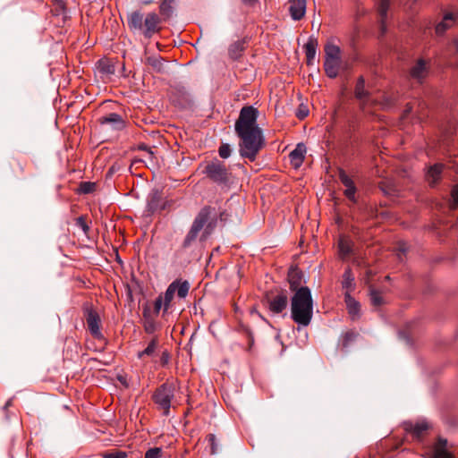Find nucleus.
<instances>
[{"mask_svg":"<svg viewBox=\"0 0 458 458\" xmlns=\"http://www.w3.org/2000/svg\"><path fill=\"white\" fill-rule=\"evenodd\" d=\"M172 89L174 92L178 93L181 96H189V90L188 89L182 85V83H176L174 86H172Z\"/></svg>","mask_w":458,"mask_h":458,"instance_id":"37998d69","label":"nucleus"},{"mask_svg":"<svg viewBox=\"0 0 458 458\" xmlns=\"http://www.w3.org/2000/svg\"><path fill=\"white\" fill-rule=\"evenodd\" d=\"M303 273L298 267H291L288 275L287 280L290 285V290L292 292L296 293L298 289H301V282H302Z\"/></svg>","mask_w":458,"mask_h":458,"instance_id":"2eb2a0df","label":"nucleus"},{"mask_svg":"<svg viewBox=\"0 0 458 458\" xmlns=\"http://www.w3.org/2000/svg\"><path fill=\"white\" fill-rule=\"evenodd\" d=\"M411 110H412L411 105V104H407L406 107H405V109L403 111V113H404L403 115L404 116L407 115L408 114H410L411 112Z\"/></svg>","mask_w":458,"mask_h":458,"instance_id":"864d4df0","label":"nucleus"},{"mask_svg":"<svg viewBox=\"0 0 458 458\" xmlns=\"http://www.w3.org/2000/svg\"><path fill=\"white\" fill-rule=\"evenodd\" d=\"M339 251L343 257L350 255L352 251V242L344 238H341L338 242Z\"/></svg>","mask_w":458,"mask_h":458,"instance_id":"72a5a7b5","label":"nucleus"},{"mask_svg":"<svg viewBox=\"0 0 458 458\" xmlns=\"http://www.w3.org/2000/svg\"><path fill=\"white\" fill-rule=\"evenodd\" d=\"M76 225L81 227L85 233H87L89 232V227L87 225V223H86V221H85L83 216H79L76 219Z\"/></svg>","mask_w":458,"mask_h":458,"instance_id":"de8ad7c7","label":"nucleus"},{"mask_svg":"<svg viewBox=\"0 0 458 458\" xmlns=\"http://www.w3.org/2000/svg\"><path fill=\"white\" fill-rule=\"evenodd\" d=\"M447 440L438 437L433 447L432 458H454V454L447 450Z\"/></svg>","mask_w":458,"mask_h":458,"instance_id":"f3484780","label":"nucleus"},{"mask_svg":"<svg viewBox=\"0 0 458 458\" xmlns=\"http://www.w3.org/2000/svg\"><path fill=\"white\" fill-rule=\"evenodd\" d=\"M157 346V338L152 339L148 346L141 352L138 353V358H142L144 355L147 356H152L155 353V351Z\"/></svg>","mask_w":458,"mask_h":458,"instance_id":"f704fd0d","label":"nucleus"},{"mask_svg":"<svg viewBox=\"0 0 458 458\" xmlns=\"http://www.w3.org/2000/svg\"><path fill=\"white\" fill-rule=\"evenodd\" d=\"M267 308L274 314L282 313L288 306V293L286 290H280L267 301Z\"/></svg>","mask_w":458,"mask_h":458,"instance_id":"0eeeda50","label":"nucleus"},{"mask_svg":"<svg viewBox=\"0 0 458 458\" xmlns=\"http://www.w3.org/2000/svg\"><path fill=\"white\" fill-rule=\"evenodd\" d=\"M340 61L341 60H333V59L331 60L328 58H325L324 69H325L326 74L329 78L334 79V78L337 77L339 66H340Z\"/></svg>","mask_w":458,"mask_h":458,"instance_id":"b1692460","label":"nucleus"},{"mask_svg":"<svg viewBox=\"0 0 458 458\" xmlns=\"http://www.w3.org/2000/svg\"><path fill=\"white\" fill-rule=\"evenodd\" d=\"M355 97L362 103H366L369 98V92L365 89V80L362 76L359 77L355 86Z\"/></svg>","mask_w":458,"mask_h":458,"instance_id":"5701e85b","label":"nucleus"},{"mask_svg":"<svg viewBox=\"0 0 458 458\" xmlns=\"http://www.w3.org/2000/svg\"><path fill=\"white\" fill-rule=\"evenodd\" d=\"M443 168L442 164H435L428 168L426 178L431 187H434L439 182Z\"/></svg>","mask_w":458,"mask_h":458,"instance_id":"aec40b11","label":"nucleus"},{"mask_svg":"<svg viewBox=\"0 0 458 458\" xmlns=\"http://www.w3.org/2000/svg\"><path fill=\"white\" fill-rule=\"evenodd\" d=\"M427 75V68L424 60L420 59L417 64L411 69V76L421 81Z\"/></svg>","mask_w":458,"mask_h":458,"instance_id":"393cba45","label":"nucleus"},{"mask_svg":"<svg viewBox=\"0 0 458 458\" xmlns=\"http://www.w3.org/2000/svg\"><path fill=\"white\" fill-rule=\"evenodd\" d=\"M162 307L164 308V301H163L162 294H160L156 298V300L154 301V310L152 311V313L154 315L157 316L159 314Z\"/></svg>","mask_w":458,"mask_h":458,"instance_id":"c03bdc74","label":"nucleus"},{"mask_svg":"<svg viewBox=\"0 0 458 458\" xmlns=\"http://www.w3.org/2000/svg\"><path fill=\"white\" fill-rule=\"evenodd\" d=\"M242 1L244 4L250 5V6L254 5L258 2V0H242Z\"/></svg>","mask_w":458,"mask_h":458,"instance_id":"603ef678","label":"nucleus"},{"mask_svg":"<svg viewBox=\"0 0 458 458\" xmlns=\"http://www.w3.org/2000/svg\"><path fill=\"white\" fill-rule=\"evenodd\" d=\"M202 173L222 190H229L234 182V176L232 172L226 167L225 163L217 158H214L207 163Z\"/></svg>","mask_w":458,"mask_h":458,"instance_id":"20e7f679","label":"nucleus"},{"mask_svg":"<svg viewBox=\"0 0 458 458\" xmlns=\"http://www.w3.org/2000/svg\"><path fill=\"white\" fill-rule=\"evenodd\" d=\"M314 303L310 289L301 287L291 298V318L299 327H308L313 317Z\"/></svg>","mask_w":458,"mask_h":458,"instance_id":"7ed1b4c3","label":"nucleus"},{"mask_svg":"<svg viewBox=\"0 0 458 458\" xmlns=\"http://www.w3.org/2000/svg\"><path fill=\"white\" fill-rule=\"evenodd\" d=\"M127 456L128 454L126 452L120 450L107 452L103 454L104 458H127Z\"/></svg>","mask_w":458,"mask_h":458,"instance_id":"a19ab883","label":"nucleus"},{"mask_svg":"<svg viewBox=\"0 0 458 458\" xmlns=\"http://www.w3.org/2000/svg\"><path fill=\"white\" fill-rule=\"evenodd\" d=\"M160 18L156 13H148L143 21V35L147 38H150L156 32L159 30Z\"/></svg>","mask_w":458,"mask_h":458,"instance_id":"9d476101","label":"nucleus"},{"mask_svg":"<svg viewBox=\"0 0 458 458\" xmlns=\"http://www.w3.org/2000/svg\"><path fill=\"white\" fill-rule=\"evenodd\" d=\"M404 430L411 434L413 438L420 439L422 435L428 430V424L426 421H420L416 423L412 422H404L403 423Z\"/></svg>","mask_w":458,"mask_h":458,"instance_id":"ddd939ff","label":"nucleus"},{"mask_svg":"<svg viewBox=\"0 0 458 458\" xmlns=\"http://www.w3.org/2000/svg\"><path fill=\"white\" fill-rule=\"evenodd\" d=\"M175 0H162L159 5V11L161 15L165 17V19H168L172 16L174 13V3Z\"/></svg>","mask_w":458,"mask_h":458,"instance_id":"2f4dec72","label":"nucleus"},{"mask_svg":"<svg viewBox=\"0 0 458 458\" xmlns=\"http://www.w3.org/2000/svg\"><path fill=\"white\" fill-rule=\"evenodd\" d=\"M309 114V109L307 108V106H303V105H301L296 112V116L302 120L304 119L305 117H307Z\"/></svg>","mask_w":458,"mask_h":458,"instance_id":"49530a36","label":"nucleus"},{"mask_svg":"<svg viewBox=\"0 0 458 458\" xmlns=\"http://www.w3.org/2000/svg\"><path fill=\"white\" fill-rule=\"evenodd\" d=\"M454 44H455L456 48H457V51H458V41H457V40H455V41H454Z\"/></svg>","mask_w":458,"mask_h":458,"instance_id":"680f3d73","label":"nucleus"},{"mask_svg":"<svg viewBox=\"0 0 458 458\" xmlns=\"http://www.w3.org/2000/svg\"><path fill=\"white\" fill-rule=\"evenodd\" d=\"M358 334L353 331L345 332L341 335V346L344 351H347L350 345L356 340Z\"/></svg>","mask_w":458,"mask_h":458,"instance_id":"7c9ffc66","label":"nucleus"},{"mask_svg":"<svg viewBox=\"0 0 458 458\" xmlns=\"http://www.w3.org/2000/svg\"><path fill=\"white\" fill-rule=\"evenodd\" d=\"M451 198L454 207L458 206V184L454 185L451 191Z\"/></svg>","mask_w":458,"mask_h":458,"instance_id":"09e8293b","label":"nucleus"},{"mask_svg":"<svg viewBox=\"0 0 458 458\" xmlns=\"http://www.w3.org/2000/svg\"><path fill=\"white\" fill-rule=\"evenodd\" d=\"M318 47V40L310 37L307 43L304 45L305 54L307 59H315Z\"/></svg>","mask_w":458,"mask_h":458,"instance_id":"cd10ccee","label":"nucleus"},{"mask_svg":"<svg viewBox=\"0 0 458 458\" xmlns=\"http://www.w3.org/2000/svg\"><path fill=\"white\" fill-rule=\"evenodd\" d=\"M245 43L244 39H240L231 44L228 48L229 57L233 60H238L245 50Z\"/></svg>","mask_w":458,"mask_h":458,"instance_id":"4be33fe9","label":"nucleus"},{"mask_svg":"<svg viewBox=\"0 0 458 458\" xmlns=\"http://www.w3.org/2000/svg\"><path fill=\"white\" fill-rule=\"evenodd\" d=\"M390 5V0H380L379 5H378V13L381 17V29L383 33L386 30V25H385V20L387 17V12Z\"/></svg>","mask_w":458,"mask_h":458,"instance_id":"473e14b6","label":"nucleus"},{"mask_svg":"<svg viewBox=\"0 0 458 458\" xmlns=\"http://www.w3.org/2000/svg\"><path fill=\"white\" fill-rule=\"evenodd\" d=\"M117 170H118V168L115 166V165H113L109 168V170H108V172H107V174L111 176V175H112L113 174H114Z\"/></svg>","mask_w":458,"mask_h":458,"instance_id":"5fc2aeb1","label":"nucleus"},{"mask_svg":"<svg viewBox=\"0 0 458 458\" xmlns=\"http://www.w3.org/2000/svg\"><path fill=\"white\" fill-rule=\"evenodd\" d=\"M231 147L228 143H223L218 148V154L221 158H228L231 155Z\"/></svg>","mask_w":458,"mask_h":458,"instance_id":"ea45409f","label":"nucleus"},{"mask_svg":"<svg viewBox=\"0 0 458 458\" xmlns=\"http://www.w3.org/2000/svg\"><path fill=\"white\" fill-rule=\"evenodd\" d=\"M117 379L119 380V382H120L121 384H123L124 386L128 387V383H127V381H126L125 377L119 375V376L117 377Z\"/></svg>","mask_w":458,"mask_h":458,"instance_id":"3c124183","label":"nucleus"},{"mask_svg":"<svg viewBox=\"0 0 458 458\" xmlns=\"http://www.w3.org/2000/svg\"><path fill=\"white\" fill-rule=\"evenodd\" d=\"M356 186L353 185V186H351V187H346L345 191H344V195L346 196V198L353 202L356 201V198H355V193H356Z\"/></svg>","mask_w":458,"mask_h":458,"instance_id":"a18cd8bd","label":"nucleus"},{"mask_svg":"<svg viewBox=\"0 0 458 458\" xmlns=\"http://www.w3.org/2000/svg\"><path fill=\"white\" fill-rule=\"evenodd\" d=\"M167 359H168V354H165V353H164L163 360H165V362H166V361H167Z\"/></svg>","mask_w":458,"mask_h":458,"instance_id":"052dcab7","label":"nucleus"},{"mask_svg":"<svg viewBox=\"0 0 458 458\" xmlns=\"http://www.w3.org/2000/svg\"><path fill=\"white\" fill-rule=\"evenodd\" d=\"M315 59H307V64L311 66L314 64Z\"/></svg>","mask_w":458,"mask_h":458,"instance_id":"13d9d810","label":"nucleus"},{"mask_svg":"<svg viewBox=\"0 0 458 458\" xmlns=\"http://www.w3.org/2000/svg\"><path fill=\"white\" fill-rule=\"evenodd\" d=\"M12 402H13V400H12V399H9V400L6 402V403L4 404V410H6L9 406H11V405H12Z\"/></svg>","mask_w":458,"mask_h":458,"instance_id":"4d7b16f0","label":"nucleus"},{"mask_svg":"<svg viewBox=\"0 0 458 458\" xmlns=\"http://www.w3.org/2000/svg\"><path fill=\"white\" fill-rule=\"evenodd\" d=\"M341 50L339 47L334 44H327L325 46V58L333 60H341L340 57Z\"/></svg>","mask_w":458,"mask_h":458,"instance_id":"c756f323","label":"nucleus"},{"mask_svg":"<svg viewBox=\"0 0 458 458\" xmlns=\"http://www.w3.org/2000/svg\"><path fill=\"white\" fill-rule=\"evenodd\" d=\"M138 149L140 150H143V151H147L150 156H152L154 153L153 151L150 149V148H148L146 144L142 143L140 145H139L138 147Z\"/></svg>","mask_w":458,"mask_h":458,"instance_id":"8fccbe9b","label":"nucleus"},{"mask_svg":"<svg viewBox=\"0 0 458 458\" xmlns=\"http://www.w3.org/2000/svg\"><path fill=\"white\" fill-rule=\"evenodd\" d=\"M306 150L307 148L304 143H298L295 148L290 152V161L295 168H298L302 165Z\"/></svg>","mask_w":458,"mask_h":458,"instance_id":"dca6fc26","label":"nucleus"},{"mask_svg":"<svg viewBox=\"0 0 458 458\" xmlns=\"http://www.w3.org/2000/svg\"><path fill=\"white\" fill-rule=\"evenodd\" d=\"M206 439L210 446V454H216L219 452L220 447L215 434H208Z\"/></svg>","mask_w":458,"mask_h":458,"instance_id":"e433bc0d","label":"nucleus"},{"mask_svg":"<svg viewBox=\"0 0 458 458\" xmlns=\"http://www.w3.org/2000/svg\"><path fill=\"white\" fill-rule=\"evenodd\" d=\"M55 3H57L58 4L60 5H64V1L63 0H54Z\"/></svg>","mask_w":458,"mask_h":458,"instance_id":"bf43d9fd","label":"nucleus"},{"mask_svg":"<svg viewBox=\"0 0 458 458\" xmlns=\"http://www.w3.org/2000/svg\"><path fill=\"white\" fill-rule=\"evenodd\" d=\"M162 453L163 451L161 447L149 448L145 454V458H160L162 456Z\"/></svg>","mask_w":458,"mask_h":458,"instance_id":"79ce46f5","label":"nucleus"},{"mask_svg":"<svg viewBox=\"0 0 458 458\" xmlns=\"http://www.w3.org/2000/svg\"><path fill=\"white\" fill-rule=\"evenodd\" d=\"M101 125H109L114 131H123L126 128V121L117 113H110L98 119Z\"/></svg>","mask_w":458,"mask_h":458,"instance_id":"f8f14e48","label":"nucleus"},{"mask_svg":"<svg viewBox=\"0 0 458 458\" xmlns=\"http://www.w3.org/2000/svg\"><path fill=\"white\" fill-rule=\"evenodd\" d=\"M344 301L346 304V308L348 313L352 317V319H356L360 317V304L358 301H356L350 292H346L344 293Z\"/></svg>","mask_w":458,"mask_h":458,"instance_id":"a211bd4d","label":"nucleus"},{"mask_svg":"<svg viewBox=\"0 0 458 458\" xmlns=\"http://www.w3.org/2000/svg\"><path fill=\"white\" fill-rule=\"evenodd\" d=\"M342 286L346 289L347 292H351L354 289V276L350 267L346 268L343 275Z\"/></svg>","mask_w":458,"mask_h":458,"instance_id":"bb28decb","label":"nucleus"},{"mask_svg":"<svg viewBox=\"0 0 458 458\" xmlns=\"http://www.w3.org/2000/svg\"><path fill=\"white\" fill-rule=\"evenodd\" d=\"M339 179L345 188L355 185L352 178L349 177L344 169H339Z\"/></svg>","mask_w":458,"mask_h":458,"instance_id":"58836bf2","label":"nucleus"},{"mask_svg":"<svg viewBox=\"0 0 458 458\" xmlns=\"http://www.w3.org/2000/svg\"><path fill=\"white\" fill-rule=\"evenodd\" d=\"M147 64L150 65L157 72H165L164 59L159 55H151L147 58Z\"/></svg>","mask_w":458,"mask_h":458,"instance_id":"c85d7f7f","label":"nucleus"},{"mask_svg":"<svg viewBox=\"0 0 458 458\" xmlns=\"http://www.w3.org/2000/svg\"><path fill=\"white\" fill-rule=\"evenodd\" d=\"M306 13V0H289V13L293 21L301 20Z\"/></svg>","mask_w":458,"mask_h":458,"instance_id":"4468645a","label":"nucleus"},{"mask_svg":"<svg viewBox=\"0 0 458 458\" xmlns=\"http://www.w3.org/2000/svg\"><path fill=\"white\" fill-rule=\"evenodd\" d=\"M259 111L252 106H243L235 122V132L240 138L239 153L242 157L254 161L265 146L262 130L257 123Z\"/></svg>","mask_w":458,"mask_h":458,"instance_id":"f257e3e1","label":"nucleus"},{"mask_svg":"<svg viewBox=\"0 0 458 458\" xmlns=\"http://www.w3.org/2000/svg\"><path fill=\"white\" fill-rule=\"evenodd\" d=\"M190 288L191 285L187 280L176 279L173 281L166 288L165 293L162 294L164 312H166L170 308L171 301L175 293L179 299H185L189 293Z\"/></svg>","mask_w":458,"mask_h":458,"instance_id":"39448f33","label":"nucleus"},{"mask_svg":"<svg viewBox=\"0 0 458 458\" xmlns=\"http://www.w3.org/2000/svg\"><path fill=\"white\" fill-rule=\"evenodd\" d=\"M454 21V16L452 13H447L444 15L443 20L436 26V33L442 35L449 29Z\"/></svg>","mask_w":458,"mask_h":458,"instance_id":"a878e982","label":"nucleus"},{"mask_svg":"<svg viewBox=\"0 0 458 458\" xmlns=\"http://www.w3.org/2000/svg\"><path fill=\"white\" fill-rule=\"evenodd\" d=\"M156 315L152 313L148 304H145L142 307V326L147 334H154L160 327L156 322Z\"/></svg>","mask_w":458,"mask_h":458,"instance_id":"9b49d317","label":"nucleus"},{"mask_svg":"<svg viewBox=\"0 0 458 458\" xmlns=\"http://www.w3.org/2000/svg\"><path fill=\"white\" fill-rule=\"evenodd\" d=\"M174 396V388L171 384H162L154 393L153 400L160 409L164 410V414L168 415L171 407V402Z\"/></svg>","mask_w":458,"mask_h":458,"instance_id":"423d86ee","label":"nucleus"},{"mask_svg":"<svg viewBox=\"0 0 458 458\" xmlns=\"http://www.w3.org/2000/svg\"><path fill=\"white\" fill-rule=\"evenodd\" d=\"M369 297L373 306L378 307L383 304V298L380 293L372 286L369 287Z\"/></svg>","mask_w":458,"mask_h":458,"instance_id":"c9c22d12","label":"nucleus"},{"mask_svg":"<svg viewBox=\"0 0 458 458\" xmlns=\"http://www.w3.org/2000/svg\"><path fill=\"white\" fill-rule=\"evenodd\" d=\"M96 183L91 182H81L80 183L78 191L81 194H89L95 191Z\"/></svg>","mask_w":458,"mask_h":458,"instance_id":"4c0bfd02","label":"nucleus"},{"mask_svg":"<svg viewBox=\"0 0 458 458\" xmlns=\"http://www.w3.org/2000/svg\"><path fill=\"white\" fill-rule=\"evenodd\" d=\"M405 252H406V249L404 247H403V246H400L399 247V253H398V258H399L400 260H402L401 254L404 255Z\"/></svg>","mask_w":458,"mask_h":458,"instance_id":"6e6d98bb","label":"nucleus"},{"mask_svg":"<svg viewBox=\"0 0 458 458\" xmlns=\"http://www.w3.org/2000/svg\"><path fill=\"white\" fill-rule=\"evenodd\" d=\"M85 317L88 328L92 336H94L97 339H101L103 337V335L100 330L101 320L98 313L92 308H86Z\"/></svg>","mask_w":458,"mask_h":458,"instance_id":"6e6552de","label":"nucleus"},{"mask_svg":"<svg viewBox=\"0 0 458 458\" xmlns=\"http://www.w3.org/2000/svg\"><path fill=\"white\" fill-rule=\"evenodd\" d=\"M97 69L101 77H109L115 72L114 64L109 59H100L97 63Z\"/></svg>","mask_w":458,"mask_h":458,"instance_id":"412c9836","label":"nucleus"},{"mask_svg":"<svg viewBox=\"0 0 458 458\" xmlns=\"http://www.w3.org/2000/svg\"><path fill=\"white\" fill-rule=\"evenodd\" d=\"M164 208L165 203L162 199V191L158 189H153L147 198V212L148 215H153Z\"/></svg>","mask_w":458,"mask_h":458,"instance_id":"1a4fd4ad","label":"nucleus"},{"mask_svg":"<svg viewBox=\"0 0 458 458\" xmlns=\"http://www.w3.org/2000/svg\"><path fill=\"white\" fill-rule=\"evenodd\" d=\"M217 225L216 209L210 206L203 207L195 216L181 248L187 250L192 246L199 236L200 242H205L215 231Z\"/></svg>","mask_w":458,"mask_h":458,"instance_id":"f03ea898","label":"nucleus"},{"mask_svg":"<svg viewBox=\"0 0 458 458\" xmlns=\"http://www.w3.org/2000/svg\"><path fill=\"white\" fill-rule=\"evenodd\" d=\"M143 21V14L140 11H134L127 14V24L132 31L141 30Z\"/></svg>","mask_w":458,"mask_h":458,"instance_id":"6ab92c4d","label":"nucleus"}]
</instances>
